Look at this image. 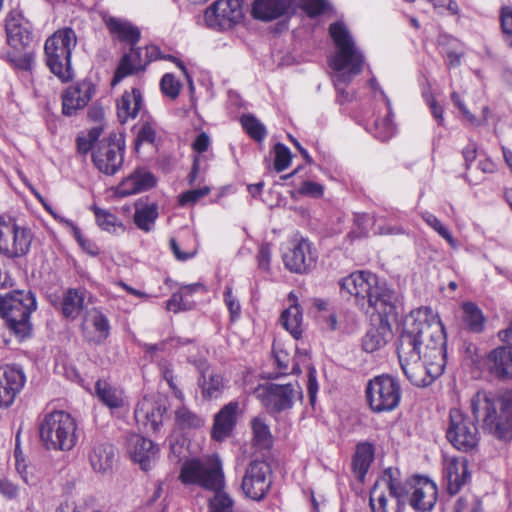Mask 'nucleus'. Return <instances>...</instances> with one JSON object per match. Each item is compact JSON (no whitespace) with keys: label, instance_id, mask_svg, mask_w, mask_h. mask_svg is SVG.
Listing matches in <instances>:
<instances>
[{"label":"nucleus","instance_id":"49530a36","mask_svg":"<svg viewBox=\"0 0 512 512\" xmlns=\"http://www.w3.org/2000/svg\"><path fill=\"white\" fill-rule=\"evenodd\" d=\"M85 291L69 289L66 291V318L75 317L84 306Z\"/></svg>","mask_w":512,"mask_h":512},{"label":"nucleus","instance_id":"58836bf2","mask_svg":"<svg viewBox=\"0 0 512 512\" xmlns=\"http://www.w3.org/2000/svg\"><path fill=\"white\" fill-rule=\"evenodd\" d=\"M462 322L464 327L473 333H480L484 329L485 317L480 308L472 303L467 302L462 305Z\"/></svg>","mask_w":512,"mask_h":512},{"label":"nucleus","instance_id":"e433bc0d","mask_svg":"<svg viewBox=\"0 0 512 512\" xmlns=\"http://www.w3.org/2000/svg\"><path fill=\"white\" fill-rule=\"evenodd\" d=\"M199 386L203 398L211 400L220 397L226 385L220 374L203 372L199 378Z\"/></svg>","mask_w":512,"mask_h":512},{"label":"nucleus","instance_id":"72a5a7b5","mask_svg":"<svg viewBox=\"0 0 512 512\" xmlns=\"http://www.w3.org/2000/svg\"><path fill=\"white\" fill-rule=\"evenodd\" d=\"M142 94L138 88L125 92L117 103V115L120 122L125 123L129 118H135L142 106Z\"/></svg>","mask_w":512,"mask_h":512},{"label":"nucleus","instance_id":"c9c22d12","mask_svg":"<svg viewBox=\"0 0 512 512\" xmlns=\"http://www.w3.org/2000/svg\"><path fill=\"white\" fill-rule=\"evenodd\" d=\"M94 328L93 333H86L85 337L89 342L102 344L110 334V323L108 318L98 309H93L88 314V319Z\"/></svg>","mask_w":512,"mask_h":512},{"label":"nucleus","instance_id":"a19ab883","mask_svg":"<svg viewBox=\"0 0 512 512\" xmlns=\"http://www.w3.org/2000/svg\"><path fill=\"white\" fill-rule=\"evenodd\" d=\"M157 218L158 206L156 204L136 207L133 215L135 225L144 232H150L153 230Z\"/></svg>","mask_w":512,"mask_h":512},{"label":"nucleus","instance_id":"f8f14e48","mask_svg":"<svg viewBox=\"0 0 512 512\" xmlns=\"http://www.w3.org/2000/svg\"><path fill=\"white\" fill-rule=\"evenodd\" d=\"M272 483V469L269 463L264 460H252L242 476L241 490L247 498L261 501L267 496Z\"/></svg>","mask_w":512,"mask_h":512},{"label":"nucleus","instance_id":"4468645a","mask_svg":"<svg viewBox=\"0 0 512 512\" xmlns=\"http://www.w3.org/2000/svg\"><path fill=\"white\" fill-rule=\"evenodd\" d=\"M449 417L450 424L447 429L449 442L460 451L468 452L474 449L479 441V433L475 422L458 409H452Z\"/></svg>","mask_w":512,"mask_h":512},{"label":"nucleus","instance_id":"4be33fe9","mask_svg":"<svg viewBox=\"0 0 512 512\" xmlns=\"http://www.w3.org/2000/svg\"><path fill=\"white\" fill-rule=\"evenodd\" d=\"M45 62L49 70L64 82V29L59 28L47 38L44 45Z\"/></svg>","mask_w":512,"mask_h":512},{"label":"nucleus","instance_id":"6e6552de","mask_svg":"<svg viewBox=\"0 0 512 512\" xmlns=\"http://www.w3.org/2000/svg\"><path fill=\"white\" fill-rule=\"evenodd\" d=\"M365 392L370 409L376 413L395 410L402 396L400 382L390 375H380L371 379Z\"/></svg>","mask_w":512,"mask_h":512},{"label":"nucleus","instance_id":"4d7b16f0","mask_svg":"<svg viewBox=\"0 0 512 512\" xmlns=\"http://www.w3.org/2000/svg\"><path fill=\"white\" fill-rule=\"evenodd\" d=\"M355 76H351L347 73H338L333 75V83L335 86V89L338 93V96L342 99L339 100V102L342 104L344 101H348L349 96L348 93L345 90V87L352 81V79Z\"/></svg>","mask_w":512,"mask_h":512},{"label":"nucleus","instance_id":"0eeeda50","mask_svg":"<svg viewBox=\"0 0 512 512\" xmlns=\"http://www.w3.org/2000/svg\"><path fill=\"white\" fill-rule=\"evenodd\" d=\"M398 478V469H385L370 492L372 512H403L409 490L408 486H402Z\"/></svg>","mask_w":512,"mask_h":512},{"label":"nucleus","instance_id":"8fccbe9b","mask_svg":"<svg viewBox=\"0 0 512 512\" xmlns=\"http://www.w3.org/2000/svg\"><path fill=\"white\" fill-rule=\"evenodd\" d=\"M95 217L98 226L105 231L117 232V229L124 230L122 223L118 221L117 217L106 210L97 208L95 210Z\"/></svg>","mask_w":512,"mask_h":512},{"label":"nucleus","instance_id":"cd10ccee","mask_svg":"<svg viewBox=\"0 0 512 512\" xmlns=\"http://www.w3.org/2000/svg\"><path fill=\"white\" fill-rule=\"evenodd\" d=\"M155 184L156 178L150 171L145 168H137L121 181L117 187V193L119 196L126 197L149 190Z\"/></svg>","mask_w":512,"mask_h":512},{"label":"nucleus","instance_id":"b1692460","mask_svg":"<svg viewBox=\"0 0 512 512\" xmlns=\"http://www.w3.org/2000/svg\"><path fill=\"white\" fill-rule=\"evenodd\" d=\"M127 448L132 459L139 463L144 471H148L151 468L152 462H154L158 453V448L150 439L138 434L129 436Z\"/></svg>","mask_w":512,"mask_h":512},{"label":"nucleus","instance_id":"864d4df0","mask_svg":"<svg viewBox=\"0 0 512 512\" xmlns=\"http://www.w3.org/2000/svg\"><path fill=\"white\" fill-rule=\"evenodd\" d=\"M454 512H482V503L474 495H465L456 501Z\"/></svg>","mask_w":512,"mask_h":512},{"label":"nucleus","instance_id":"0e129e2a","mask_svg":"<svg viewBox=\"0 0 512 512\" xmlns=\"http://www.w3.org/2000/svg\"><path fill=\"white\" fill-rule=\"evenodd\" d=\"M324 192V187L313 181H304L298 189V193L301 195H307L314 198L321 197Z\"/></svg>","mask_w":512,"mask_h":512},{"label":"nucleus","instance_id":"4c0bfd02","mask_svg":"<svg viewBox=\"0 0 512 512\" xmlns=\"http://www.w3.org/2000/svg\"><path fill=\"white\" fill-rule=\"evenodd\" d=\"M374 459V447L369 442H362L356 446L353 457V468L358 478L363 480Z\"/></svg>","mask_w":512,"mask_h":512},{"label":"nucleus","instance_id":"338daca9","mask_svg":"<svg viewBox=\"0 0 512 512\" xmlns=\"http://www.w3.org/2000/svg\"><path fill=\"white\" fill-rule=\"evenodd\" d=\"M257 260L260 269L269 270L271 262V245L269 243H263L260 245Z\"/></svg>","mask_w":512,"mask_h":512},{"label":"nucleus","instance_id":"5fc2aeb1","mask_svg":"<svg viewBox=\"0 0 512 512\" xmlns=\"http://www.w3.org/2000/svg\"><path fill=\"white\" fill-rule=\"evenodd\" d=\"M44 290L50 303L64 314V290L62 287L59 285L46 284Z\"/></svg>","mask_w":512,"mask_h":512},{"label":"nucleus","instance_id":"13d9d810","mask_svg":"<svg viewBox=\"0 0 512 512\" xmlns=\"http://www.w3.org/2000/svg\"><path fill=\"white\" fill-rule=\"evenodd\" d=\"M156 131L152 123L144 122L137 132L135 147L139 148V145L148 143L152 144L155 141Z\"/></svg>","mask_w":512,"mask_h":512},{"label":"nucleus","instance_id":"5701e85b","mask_svg":"<svg viewBox=\"0 0 512 512\" xmlns=\"http://www.w3.org/2000/svg\"><path fill=\"white\" fill-rule=\"evenodd\" d=\"M396 315H378V323L372 324L362 338V348L367 353H373L384 347L392 338V328L389 317Z\"/></svg>","mask_w":512,"mask_h":512},{"label":"nucleus","instance_id":"ea45409f","mask_svg":"<svg viewBox=\"0 0 512 512\" xmlns=\"http://www.w3.org/2000/svg\"><path fill=\"white\" fill-rule=\"evenodd\" d=\"M175 423L180 430L190 431L202 428L205 425V419L189 408L182 406L175 412Z\"/></svg>","mask_w":512,"mask_h":512},{"label":"nucleus","instance_id":"f704fd0d","mask_svg":"<svg viewBox=\"0 0 512 512\" xmlns=\"http://www.w3.org/2000/svg\"><path fill=\"white\" fill-rule=\"evenodd\" d=\"M95 394L109 409H118L125 405L123 390L112 386L104 380H98L95 383Z\"/></svg>","mask_w":512,"mask_h":512},{"label":"nucleus","instance_id":"c03bdc74","mask_svg":"<svg viewBox=\"0 0 512 512\" xmlns=\"http://www.w3.org/2000/svg\"><path fill=\"white\" fill-rule=\"evenodd\" d=\"M254 445L259 448H267L271 444L269 426L261 418H254L251 422Z\"/></svg>","mask_w":512,"mask_h":512},{"label":"nucleus","instance_id":"f03ea898","mask_svg":"<svg viewBox=\"0 0 512 512\" xmlns=\"http://www.w3.org/2000/svg\"><path fill=\"white\" fill-rule=\"evenodd\" d=\"M342 293L353 298L354 304L366 314L397 315L399 295L380 281L376 274L357 271L340 281Z\"/></svg>","mask_w":512,"mask_h":512},{"label":"nucleus","instance_id":"a878e982","mask_svg":"<svg viewBox=\"0 0 512 512\" xmlns=\"http://www.w3.org/2000/svg\"><path fill=\"white\" fill-rule=\"evenodd\" d=\"M293 0H253L251 16L262 22L279 19L290 11Z\"/></svg>","mask_w":512,"mask_h":512},{"label":"nucleus","instance_id":"a211bd4d","mask_svg":"<svg viewBox=\"0 0 512 512\" xmlns=\"http://www.w3.org/2000/svg\"><path fill=\"white\" fill-rule=\"evenodd\" d=\"M39 436L47 450H62L64 445V412L52 410L39 425Z\"/></svg>","mask_w":512,"mask_h":512},{"label":"nucleus","instance_id":"c85d7f7f","mask_svg":"<svg viewBox=\"0 0 512 512\" xmlns=\"http://www.w3.org/2000/svg\"><path fill=\"white\" fill-rule=\"evenodd\" d=\"M115 460L116 448L107 442H96L89 453L91 467L97 473L111 471Z\"/></svg>","mask_w":512,"mask_h":512},{"label":"nucleus","instance_id":"09e8293b","mask_svg":"<svg viewBox=\"0 0 512 512\" xmlns=\"http://www.w3.org/2000/svg\"><path fill=\"white\" fill-rule=\"evenodd\" d=\"M144 54L146 57V63H148V64L157 59H167V60L174 62L176 64V66L178 68H180L181 71L185 74V76L187 77L190 84H192V80L188 74L187 68L185 67L184 63L181 60H179L178 58H176L172 55L163 56L160 52V49L156 45H147L144 48Z\"/></svg>","mask_w":512,"mask_h":512},{"label":"nucleus","instance_id":"20e7f679","mask_svg":"<svg viewBox=\"0 0 512 512\" xmlns=\"http://www.w3.org/2000/svg\"><path fill=\"white\" fill-rule=\"evenodd\" d=\"M500 414L492 393L478 391L470 399V410L474 420L481 423L484 431L498 439L512 438V390L505 391L499 398Z\"/></svg>","mask_w":512,"mask_h":512},{"label":"nucleus","instance_id":"e2e57ef3","mask_svg":"<svg viewBox=\"0 0 512 512\" xmlns=\"http://www.w3.org/2000/svg\"><path fill=\"white\" fill-rule=\"evenodd\" d=\"M77 44V37L75 32L66 27V82L72 78V73L70 69V54L71 47H75Z\"/></svg>","mask_w":512,"mask_h":512},{"label":"nucleus","instance_id":"423d86ee","mask_svg":"<svg viewBox=\"0 0 512 512\" xmlns=\"http://www.w3.org/2000/svg\"><path fill=\"white\" fill-rule=\"evenodd\" d=\"M329 34L335 44V52L329 59L330 67L338 73L359 75L365 64V57L343 22L329 26Z\"/></svg>","mask_w":512,"mask_h":512},{"label":"nucleus","instance_id":"f257e3e1","mask_svg":"<svg viewBox=\"0 0 512 512\" xmlns=\"http://www.w3.org/2000/svg\"><path fill=\"white\" fill-rule=\"evenodd\" d=\"M401 369L417 387L430 385L446 366V335L430 307L412 310L403 322L396 344Z\"/></svg>","mask_w":512,"mask_h":512},{"label":"nucleus","instance_id":"37998d69","mask_svg":"<svg viewBox=\"0 0 512 512\" xmlns=\"http://www.w3.org/2000/svg\"><path fill=\"white\" fill-rule=\"evenodd\" d=\"M381 94L386 100L388 110H390V100L386 97L385 93L380 90ZM391 112L388 111L387 116L382 120L375 121V137L381 141L389 140L395 133L396 127L391 119Z\"/></svg>","mask_w":512,"mask_h":512},{"label":"nucleus","instance_id":"9d476101","mask_svg":"<svg viewBox=\"0 0 512 512\" xmlns=\"http://www.w3.org/2000/svg\"><path fill=\"white\" fill-rule=\"evenodd\" d=\"M257 397L269 413H281L293 407L294 400L302 397V389L294 383H266L256 389Z\"/></svg>","mask_w":512,"mask_h":512},{"label":"nucleus","instance_id":"bb28decb","mask_svg":"<svg viewBox=\"0 0 512 512\" xmlns=\"http://www.w3.org/2000/svg\"><path fill=\"white\" fill-rule=\"evenodd\" d=\"M144 48L131 46L128 53H125L119 61L112 79V86L117 85L123 78L144 71L147 67Z\"/></svg>","mask_w":512,"mask_h":512},{"label":"nucleus","instance_id":"f3484780","mask_svg":"<svg viewBox=\"0 0 512 512\" xmlns=\"http://www.w3.org/2000/svg\"><path fill=\"white\" fill-rule=\"evenodd\" d=\"M408 486V501L410 506L418 512H428L433 509L437 501L438 489L436 484L427 478H418L414 481L402 483Z\"/></svg>","mask_w":512,"mask_h":512},{"label":"nucleus","instance_id":"69168bd1","mask_svg":"<svg viewBox=\"0 0 512 512\" xmlns=\"http://www.w3.org/2000/svg\"><path fill=\"white\" fill-rule=\"evenodd\" d=\"M303 9L311 17L322 14L327 6L326 0H301Z\"/></svg>","mask_w":512,"mask_h":512},{"label":"nucleus","instance_id":"7c9ffc66","mask_svg":"<svg viewBox=\"0 0 512 512\" xmlns=\"http://www.w3.org/2000/svg\"><path fill=\"white\" fill-rule=\"evenodd\" d=\"M92 86L81 82L66 88V116L83 109L91 100Z\"/></svg>","mask_w":512,"mask_h":512},{"label":"nucleus","instance_id":"680f3d73","mask_svg":"<svg viewBox=\"0 0 512 512\" xmlns=\"http://www.w3.org/2000/svg\"><path fill=\"white\" fill-rule=\"evenodd\" d=\"M70 431L69 445L67 449H72L83 435L82 430L77 426L76 420L66 413V435Z\"/></svg>","mask_w":512,"mask_h":512},{"label":"nucleus","instance_id":"1a4fd4ad","mask_svg":"<svg viewBox=\"0 0 512 512\" xmlns=\"http://www.w3.org/2000/svg\"><path fill=\"white\" fill-rule=\"evenodd\" d=\"M124 153L125 140L123 135L112 132L94 145L92 162L98 171L112 176L122 168Z\"/></svg>","mask_w":512,"mask_h":512},{"label":"nucleus","instance_id":"bf43d9fd","mask_svg":"<svg viewBox=\"0 0 512 512\" xmlns=\"http://www.w3.org/2000/svg\"><path fill=\"white\" fill-rule=\"evenodd\" d=\"M500 18L505 41L512 47V8H502Z\"/></svg>","mask_w":512,"mask_h":512},{"label":"nucleus","instance_id":"412c9836","mask_svg":"<svg viewBox=\"0 0 512 512\" xmlns=\"http://www.w3.org/2000/svg\"><path fill=\"white\" fill-rule=\"evenodd\" d=\"M468 460L465 457H445L443 480L445 489L451 496L457 494L470 479Z\"/></svg>","mask_w":512,"mask_h":512},{"label":"nucleus","instance_id":"79ce46f5","mask_svg":"<svg viewBox=\"0 0 512 512\" xmlns=\"http://www.w3.org/2000/svg\"><path fill=\"white\" fill-rule=\"evenodd\" d=\"M241 125L246 133L255 141L262 142L267 130L265 126L252 114H244L240 118Z\"/></svg>","mask_w":512,"mask_h":512},{"label":"nucleus","instance_id":"7ed1b4c3","mask_svg":"<svg viewBox=\"0 0 512 512\" xmlns=\"http://www.w3.org/2000/svg\"><path fill=\"white\" fill-rule=\"evenodd\" d=\"M179 480L185 485H198L214 492L209 500V512H234V501L223 488L225 477L222 462L217 455L185 461L180 470Z\"/></svg>","mask_w":512,"mask_h":512},{"label":"nucleus","instance_id":"ddd939ff","mask_svg":"<svg viewBox=\"0 0 512 512\" xmlns=\"http://www.w3.org/2000/svg\"><path fill=\"white\" fill-rule=\"evenodd\" d=\"M282 258L285 267L289 271L303 274L314 267L317 254L308 239L294 236L283 248Z\"/></svg>","mask_w":512,"mask_h":512},{"label":"nucleus","instance_id":"393cba45","mask_svg":"<svg viewBox=\"0 0 512 512\" xmlns=\"http://www.w3.org/2000/svg\"><path fill=\"white\" fill-rule=\"evenodd\" d=\"M239 403L231 401L224 405L214 416L211 436L216 441H223L229 437L236 426Z\"/></svg>","mask_w":512,"mask_h":512},{"label":"nucleus","instance_id":"2f4dec72","mask_svg":"<svg viewBox=\"0 0 512 512\" xmlns=\"http://www.w3.org/2000/svg\"><path fill=\"white\" fill-rule=\"evenodd\" d=\"M110 33L119 41L135 46L141 37L140 29L127 20L110 17L105 21Z\"/></svg>","mask_w":512,"mask_h":512},{"label":"nucleus","instance_id":"6e6d98bb","mask_svg":"<svg viewBox=\"0 0 512 512\" xmlns=\"http://www.w3.org/2000/svg\"><path fill=\"white\" fill-rule=\"evenodd\" d=\"M161 90L166 96L175 99L180 92V83L173 74L166 73L160 82Z\"/></svg>","mask_w":512,"mask_h":512},{"label":"nucleus","instance_id":"2eb2a0df","mask_svg":"<svg viewBox=\"0 0 512 512\" xmlns=\"http://www.w3.org/2000/svg\"><path fill=\"white\" fill-rule=\"evenodd\" d=\"M167 399L160 395L145 396L136 406L134 416L137 424L146 431L156 432L162 426L167 412Z\"/></svg>","mask_w":512,"mask_h":512},{"label":"nucleus","instance_id":"39448f33","mask_svg":"<svg viewBox=\"0 0 512 512\" xmlns=\"http://www.w3.org/2000/svg\"><path fill=\"white\" fill-rule=\"evenodd\" d=\"M36 308V297L31 291L16 290L0 294V315L20 340L31 335L30 315Z\"/></svg>","mask_w":512,"mask_h":512},{"label":"nucleus","instance_id":"aec40b11","mask_svg":"<svg viewBox=\"0 0 512 512\" xmlns=\"http://www.w3.org/2000/svg\"><path fill=\"white\" fill-rule=\"evenodd\" d=\"M5 27L7 42L11 47L22 49L32 42V24L24 17L20 9L16 8L8 13Z\"/></svg>","mask_w":512,"mask_h":512},{"label":"nucleus","instance_id":"603ef678","mask_svg":"<svg viewBox=\"0 0 512 512\" xmlns=\"http://www.w3.org/2000/svg\"><path fill=\"white\" fill-rule=\"evenodd\" d=\"M274 169L277 172H282L287 169L291 163L292 155L287 146L282 143H277L274 146Z\"/></svg>","mask_w":512,"mask_h":512},{"label":"nucleus","instance_id":"9b49d317","mask_svg":"<svg viewBox=\"0 0 512 512\" xmlns=\"http://www.w3.org/2000/svg\"><path fill=\"white\" fill-rule=\"evenodd\" d=\"M31 231L12 218H0V254L8 258L26 255L32 242Z\"/></svg>","mask_w":512,"mask_h":512},{"label":"nucleus","instance_id":"6ab92c4d","mask_svg":"<svg viewBox=\"0 0 512 512\" xmlns=\"http://www.w3.org/2000/svg\"><path fill=\"white\" fill-rule=\"evenodd\" d=\"M26 382L23 370L15 365L0 367V408L10 407Z\"/></svg>","mask_w":512,"mask_h":512},{"label":"nucleus","instance_id":"a18cd8bd","mask_svg":"<svg viewBox=\"0 0 512 512\" xmlns=\"http://www.w3.org/2000/svg\"><path fill=\"white\" fill-rule=\"evenodd\" d=\"M102 132L103 127L101 125H97L91 128L86 135H79L76 139L78 152L86 154L90 150L93 151L94 145L100 140L99 138L102 135Z\"/></svg>","mask_w":512,"mask_h":512},{"label":"nucleus","instance_id":"774afa93","mask_svg":"<svg viewBox=\"0 0 512 512\" xmlns=\"http://www.w3.org/2000/svg\"><path fill=\"white\" fill-rule=\"evenodd\" d=\"M224 301L232 316H238L240 314V304L238 300L233 296L232 288L230 286H226L225 288Z\"/></svg>","mask_w":512,"mask_h":512},{"label":"nucleus","instance_id":"de8ad7c7","mask_svg":"<svg viewBox=\"0 0 512 512\" xmlns=\"http://www.w3.org/2000/svg\"><path fill=\"white\" fill-rule=\"evenodd\" d=\"M422 219L425 223L444 238L452 248L457 247V241L454 239L449 229L432 213H422Z\"/></svg>","mask_w":512,"mask_h":512},{"label":"nucleus","instance_id":"dca6fc26","mask_svg":"<svg viewBox=\"0 0 512 512\" xmlns=\"http://www.w3.org/2000/svg\"><path fill=\"white\" fill-rule=\"evenodd\" d=\"M242 18V0H218L205 12L208 26L222 30L232 28Z\"/></svg>","mask_w":512,"mask_h":512},{"label":"nucleus","instance_id":"c756f323","mask_svg":"<svg viewBox=\"0 0 512 512\" xmlns=\"http://www.w3.org/2000/svg\"><path fill=\"white\" fill-rule=\"evenodd\" d=\"M488 366L498 378H512V345L492 350L488 355Z\"/></svg>","mask_w":512,"mask_h":512},{"label":"nucleus","instance_id":"3c124183","mask_svg":"<svg viewBox=\"0 0 512 512\" xmlns=\"http://www.w3.org/2000/svg\"><path fill=\"white\" fill-rule=\"evenodd\" d=\"M66 226L70 228V232L76 242L78 243L79 247L87 254L91 256H96L98 254V248L97 246L86 237V235L82 232L80 228H78L73 223L66 220Z\"/></svg>","mask_w":512,"mask_h":512},{"label":"nucleus","instance_id":"473e14b6","mask_svg":"<svg viewBox=\"0 0 512 512\" xmlns=\"http://www.w3.org/2000/svg\"><path fill=\"white\" fill-rule=\"evenodd\" d=\"M288 299L291 304L282 312L280 323L295 339H299L302 335V310L293 292L289 294Z\"/></svg>","mask_w":512,"mask_h":512},{"label":"nucleus","instance_id":"052dcab7","mask_svg":"<svg viewBox=\"0 0 512 512\" xmlns=\"http://www.w3.org/2000/svg\"><path fill=\"white\" fill-rule=\"evenodd\" d=\"M209 192H210V188H208V187L189 190L185 193H182L179 196V203L181 205L194 204L199 199H201L204 196H206L207 194H209Z\"/></svg>","mask_w":512,"mask_h":512}]
</instances>
